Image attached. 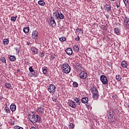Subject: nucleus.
<instances>
[{"label":"nucleus","mask_w":129,"mask_h":129,"mask_svg":"<svg viewBox=\"0 0 129 129\" xmlns=\"http://www.w3.org/2000/svg\"><path fill=\"white\" fill-rule=\"evenodd\" d=\"M41 118L40 116L38 115L32 114L29 115V120L32 123H36V122H38V121L40 122Z\"/></svg>","instance_id":"obj_1"},{"label":"nucleus","mask_w":129,"mask_h":129,"mask_svg":"<svg viewBox=\"0 0 129 129\" xmlns=\"http://www.w3.org/2000/svg\"><path fill=\"white\" fill-rule=\"evenodd\" d=\"M61 70L63 73L67 74L70 73L71 68L68 64V63H63L61 66Z\"/></svg>","instance_id":"obj_2"},{"label":"nucleus","mask_w":129,"mask_h":129,"mask_svg":"<svg viewBox=\"0 0 129 129\" xmlns=\"http://www.w3.org/2000/svg\"><path fill=\"white\" fill-rule=\"evenodd\" d=\"M90 90L93 94V98H94V99H97L98 97H99L98 90H97L94 87H92Z\"/></svg>","instance_id":"obj_3"},{"label":"nucleus","mask_w":129,"mask_h":129,"mask_svg":"<svg viewBox=\"0 0 129 129\" xmlns=\"http://www.w3.org/2000/svg\"><path fill=\"white\" fill-rule=\"evenodd\" d=\"M47 90L50 93H54L56 90V87L54 85L51 84L48 86Z\"/></svg>","instance_id":"obj_4"},{"label":"nucleus","mask_w":129,"mask_h":129,"mask_svg":"<svg viewBox=\"0 0 129 129\" xmlns=\"http://www.w3.org/2000/svg\"><path fill=\"white\" fill-rule=\"evenodd\" d=\"M100 80L103 84H107V83H108L107 78L104 75H101L100 76Z\"/></svg>","instance_id":"obj_5"},{"label":"nucleus","mask_w":129,"mask_h":129,"mask_svg":"<svg viewBox=\"0 0 129 129\" xmlns=\"http://www.w3.org/2000/svg\"><path fill=\"white\" fill-rule=\"evenodd\" d=\"M79 75L80 78H81V79H83L84 80H85L86 78H87V73H86L85 71H82L80 73Z\"/></svg>","instance_id":"obj_6"},{"label":"nucleus","mask_w":129,"mask_h":129,"mask_svg":"<svg viewBox=\"0 0 129 129\" xmlns=\"http://www.w3.org/2000/svg\"><path fill=\"white\" fill-rule=\"evenodd\" d=\"M45 108V106H41L40 107H38L37 109L36 110L37 113L39 114H42L44 113V109Z\"/></svg>","instance_id":"obj_7"},{"label":"nucleus","mask_w":129,"mask_h":129,"mask_svg":"<svg viewBox=\"0 0 129 129\" xmlns=\"http://www.w3.org/2000/svg\"><path fill=\"white\" fill-rule=\"evenodd\" d=\"M69 105L71 106V107H72V108H76V102L71 100L69 101Z\"/></svg>","instance_id":"obj_8"},{"label":"nucleus","mask_w":129,"mask_h":129,"mask_svg":"<svg viewBox=\"0 0 129 129\" xmlns=\"http://www.w3.org/2000/svg\"><path fill=\"white\" fill-rule=\"evenodd\" d=\"M65 51L66 53L69 55V56H71L72 54H73V51L72 50V49L71 48H68L65 50Z\"/></svg>","instance_id":"obj_9"},{"label":"nucleus","mask_w":129,"mask_h":129,"mask_svg":"<svg viewBox=\"0 0 129 129\" xmlns=\"http://www.w3.org/2000/svg\"><path fill=\"white\" fill-rule=\"evenodd\" d=\"M32 38L36 40L38 38V31H34L32 33Z\"/></svg>","instance_id":"obj_10"},{"label":"nucleus","mask_w":129,"mask_h":129,"mask_svg":"<svg viewBox=\"0 0 129 129\" xmlns=\"http://www.w3.org/2000/svg\"><path fill=\"white\" fill-rule=\"evenodd\" d=\"M124 23L127 28H129V19L127 17L124 18Z\"/></svg>","instance_id":"obj_11"},{"label":"nucleus","mask_w":129,"mask_h":129,"mask_svg":"<svg viewBox=\"0 0 129 129\" xmlns=\"http://www.w3.org/2000/svg\"><path fill=\"white\" fill-rule=\"evenodd\" d=\"M50 23H51V25H52V27H56V22L55 21V19L54 18L51 17Z\"/></svg>","instance_id":"obj_12"},{"label":"nucleus","mask_w":129,"mask_h":129,"mask_svg":"<svg viewBox=\"0 0 129 129\" xmlns=\"http://www.w3.org/2000/svg\"><path fill=\"white\" fill-rule=\"evenodd\" d=\"M64 15H63V14L62 13H57V16L56 18H55V19H60V20H63V19H64Z\"/></svg>","instance_id":"obj_13"},{"label":"nucleus","mask_w":129,"mask_h":129,"mask_svg":"<svg viewBox=\"0 0 129 129\" xmlns=\"http://www.w3.org/2000/svg\"><path fill=\"white\" fill-rule=\"evenodd\" d=\"M121 66L123 67V68H126L127 66H128V64H127V61L125 60H123L121 62Z\"/></svg>","instance_id":"obj_14"},{"label":"nucleus","mask_w":129,"mask_h":129,"mask_svg":"<svg viewBox=\"0 0 129 129\" xmlns=\"http://www.w3.org/2000/svg\"><path fill=\"white\" fill-rule=\"evenodd\" d=\"M104 8L105 10H106L107 12H110V11H111V6L108 4H106Z\"/></svg>","instance_id":"obj_15"},{"label":"nucleus","mask_w":129,"mask_h":129,"mask_svg":"<svg viewBox=\"0 0 129 129\" xmlns=\"http://www.w3.org/2000/svg\"><path fill=\"white\" fill-rule=\"evenodd\" d=\"M10 109L12 112L16 111V109H17V106L15 104H11L10 106Z\"/></svg>","instance_id":"obj_16"},{"label":"nucleus","mask_w":129,"mask_h":129,"mask_svg":"<svg viewBox=\"0 0 129 129\" xmlns=\"http://www.w3.org/2000/svg\"><path fill=\"white\" fill-rule=\"evenodd\" d=\"M81 102H82V103H87V102H88V98L86 97L82 98L81 99Z\"/></svg>","instance_id":"obj_17"},{"label":"nucleus","mask_w":129,"mask_h":129,"mask_svg":"<svg viewBox=\"0 0 129 129\" xmlns=\"http://www.w3.org/2000/svg\"><path fill=\"white\" fill-rule=\"evenodd\" d=\"M73 50L75 52H76V53H77V52H79V47H78V46L77 45H74L73 46Z\"/></svg>","instance_id":"obj_18"},{"label":"nucleus","mask_w":129,"mask_h":129,"mask_svg":"<svg viewBox=\"0 0 129 129\" xmlns=\"http://www.w3.org/2000/svg\"><path fill=\"white\" fill-rule=\"evenodd\" d=\"M38 5H39V6H41V7H44V6L46 5V3L43 0H40L39 1H38Z\"/></svg>","instance_id":"obj_19"},{"label":"nucleus","mask_w":129,"mask_h":129,"mask_svg":"<svg viewBox=\"0 0 129 129\" xmlns=\"http://www.w3.org/2000/svg\"><path fill=\"white\" fill-rule=\"evenodd\" d=\"M23 32H24L25 34H28V33L30 32V27H27L26 28H23Z\"/></svg>","instance_id":"obj_20"},{"label":"nucleus","mask_w":129,"mask_h":129,"mask_svg":"<svg viewBox=\"0 0 129 129\" xmlns=\"http://www.w3.org/2000/svg\"><path fill=\"white\" fill-rule=\"evenodd\" d=\"M32 52L34 54H37V53H39V51H38V48L35 47H32Z\"/></svg>","instance_id":"obj_21"},{"label":"nucleus","mask_w":129,"mask_h":129,"mask_svg":"<svg viewBox=\"0 0 129 129\" xmlns=\"http://www.w3.org/2000/svg\"><path fill=\"white\" fill-rule=\"evenodd\" d=\"M75 101L76 102V103H77L78 105H80V103H81V100H80V98H76L75 99Z\"/></svg>","instance_id":"obj_22"},{"label":"nucleus","mask_w":129,"mask_h":129,"mask_svg":"<svg viewBox=\"0 0 129 129\" xmlns=\"http://www.w3.org/2000/svg\"><path fill=\"white\" fill-rule=\"evenodd\" d=\"M5 86L7 89H12V85L10 83H7Z\"/></svg>","instance_id":"obj_23"},{"label":"nucleus","mask_w":129,"mask_h":129,"mask_svg":"<svg viewBox=\"0 0 129 129\" xmlns=\"http://www.w3.org/2000/svg\"><path fill=\"white\" fill-rule=\"evenodd\" d=\"M4 110L6 113H9V112H11V110H10V108H9L8 106H6L5 107Z\"/></svg>","instance_id":"obj_24"},{"label":"nucleus","mask_w":129,"mask_h":129,"mask_svg":"<svg viewBox=\"0 0 129 129\" xmlns=\"http://www.w3.org/2000/svg\"><path fill=\"white\" fill-rule=\"evenodd\" d=\"M114 32L116 35H119V33H120V29H119L118 28H115Z\"/></svg>","instance_id":"obj_25"},{"label":"nucleus","mask_w":129,"mask_h":129,"mask_svg":"<svg viewBox=\"0 0 129 129\" xmlns=\"http://www.w3.org/2000/svg\"><path fill=\"white\" fill-rule=\"evenodd\" d=\"M16 56L15 55H11L10 56V61H16Z\"/></svg>","instance_id":"obj_26"},{"label":"nucleus","mask_w":129,"mask_h":129,"mask_svg":"<svg viewBox=\"0 0 129 129\" xmlns=\"http://www.w3.org/2000/svg\"><path fill=\"white\" fill-rule=\"evenodd\" d=\"M76 69H78V70H80V69L81 68V64H80V63H77L76 64Z\"/></svg>","instance_id":"obj_27"},{"label":"nucleus","mask_w":129,"mask_h":129,"mask_svg":"<svg viewBox=\"0 0 129 129\" xmlns=\"http://www.w3.org/2000/svg\"><path fill=\"white\" fill-rule=\"evenodd\" d=\"M77 33H79V34H83V31L81 30V29L77 28L76 29Z\"/></svg>","instance_id":"obj_28"},{"label":"nucleus","mask_w":129,"mask_h":129,"mask_svg":"<svg viewBox=\"0 0 129 129\" xmlns=\"http://www.w3.org/2000/svg\"><path fill=\"white\" fill-rule=\"evenodd\" d=\"M69 128L73 129L75 127V125L73 124L72 123H70V125H69Z\"/></svg>","instance_id":"obj_29"},{"label":"nucleus","mask_w":129,"mask_h":129,"mask_svg":"<svg viewBox=\"0 0 129 129\" xmlns=\"http://www.w3.org/2000/svg\"><path fill=\"white\" fill-rule=\"evenodd\" d=\"M116 79L118 81H120L121 80V77L119 75H117V76H116Z\"/></svg>","instance_id":"obj_30"},{"label":"nucleus","mask_w":129,"mask_h":129,"mask_svg":"<svg viewBox=\"0 0 129 129\" xmlns=\"http://www.w3.org/2000/svg\"><path fill=\"white\" fill-rule=\"evenodd\" d=\"M3 43L4 45H8V44H9V40H8L7 39H4Z\"/></svg>","instance_id":"obj_31"},{"label":"nucleus","mask_w":129,"mask_h":129,"mask_svg":"<svg viewBox=\"0 0 129 129\" xmlns=\"http://www.w3.org/2000/svg\"><path fill=\"white\" fill-rule=\"evenodd\" d=\"M75 41H77V42H79V41H80V37H79V36L77 35V36H75Z\"/></svg>","instance_id":"obj_32"},{"label":"nucleus","mask_w":129,"mask_h":129,"mask_svg":"<svg viewBox=\"0 0 129 129\" xmlns=\"http://www.w3.org/2000/svg\"><path fill=\"white\" fill-rule=\"evenodd\" d=\"M59 40L60 42H65V41H66V38L64 37H61L59 38Z\"/></svg>","instance_id":"obj_33"},{"label":"nucleus","mask_w":129,"mask_h":129,"mask_svg":"<svg viewBox=\"0 0 129 129\" xmlns=\"http://www.w3.org/2000/svg\"><path fill=\"white\" fill-rule=\"evenodd\" d=\"M1 61L2 62V63H7V60L5 57H2L1 58Z\"/></svg>","instance_id":"obj_34"},{"label":"nucleus","mask_w":129,"mask_h":129,"mask_svg":"<svg viewBox=\"0 0 129 129\" xmlns=\"http://www.w3.org/2000/svg\"><path fill=\"white\" fill-rule=\"evenodd\" d=\"M16 20H17V17L12 16L11 17V20L12 22H16Z\"/></svg>","instance_id":"obj_35"},{"label":"nucleus","mask_w":129,"mask_h":129,"mask_svg":"<svg viewBox=\"0 0 129 129\" xmlns=\"http://www.w3.org/2000/svg\"><path fill=\"white\" fill-rule=\"evenodd\" d=\"M33 76L34 77H38V76H39V73H38V72H34L33 73Z\"/></svg>","instance_id":"obj_36"},{"label":"nucleus","mask_w":129,"mask_h":129,"mask_svg":"<svg viewBox=\"0 0 129 129\" xmlns=\"http://www.w3.org/2000/svg\"><path fill=\"white\" fill-rule=\"evenodd\" d=\"M73 85L74 87H78V83L74 82Z\"/></svg>","instance_id":"obj_37"},{"label":"nucleus","mask_w":129,"mask_h":129,"mask_svg":"<svg viewBox=\"0 0 129 129\" xmlns=\"http://www.w3.org/2000/svg\"><path fill=\"white\" fill-rule=\"evenodd\" d=\"M57 15H58V12H55L53 13V17H54V18H57Z\"/></svg>","instance_id":"obj_38"},{"label":"nucleus","mask_w":129,"mask_h":129,"mask_svg":"<svg viewBox=\"0 0 129 129\" xmlns=\"http://www.w3.org/2000/svg\"><path fill=\"white\" fill-rule=\"evenodd\" d=\"M116 5L117 8H118L119 7V6H120V3L118 1H116Z\"/></svg>","instance_id":"obj_39"},{"label":"nucleus","mask_w":129,"mask_h":129,"mask_svg":"<svg viewBox=\"0 0 129 129\" xmlns=\"http://www.w3.org/2000/svg\"><path fill=\"white\" fill-rule=\"evenodd\" d=\"M29 70L30 72V73L34 72V69H33V67H29Z\"/></svg>","instance_id":"obj_40"},{"label":"nucleus","mask_w":129,"mask_h":129,"mask_svg":"<svg viewBox=\"0 0 129 129\" xmlns=\"http://www.w3.org/2000/svg\"><path fill=\"white\" fill-rule=\"evenodd\" d=\"M15 49L16 50L17 53H18V54H19V53H20V48H18V47H15Z\"/></svg>","instance_id":"obj_41"},{"label":"nucleus","mask_w":129,"mask_h":129,"mask_svg":"<svg viewBox=\"0 0 129 129\" xmlns=\"http://www.w3.org/2000/svg\"><path fill=\"white\" fill-rule=\"evenodd\" d=\"M42 72L43 74H47V69H44L42 70Z\"/></svg>","instance_id":"obj_42"},{"label":"nucleus","mask_w":129,"mask_h":129,"mask_svg":"<svg viewBox=\"0 0 129 129\" xmlns=\"http://www.w3.org/2000/svg\"><path fill=\"white\" fill-rule=\"evenodd\" d=\"M108 118L109 120H111V119H112L113 118V116L108 115Z\"/></svg>","instance_id":"obj_43"},{"label":"nucleus","mask_w":129,"mask_h":129,"mask_svg":"<svg viewBox=\"0 0 129 129\" xmlns=\"http://www.w3.org/2000/svg\"><path fill=\"white\" fill-rule=\"evenodd\" d=\"M28 76H29V77H33V76H34V75L33 73H29L28 74Z\"/></svg>","instance_id":"obj_44"},{"label":"nucleus","mask_w":129,"mask_h":129,"mask_svg":"<svg viewBox=\"0 0 129 129\" xmlns=\"http://www.w3.org/2000/svg\"><path fill=\"white\" fill-rule=\"evenodd\" d=\"M107 114L109 116H113V115H112V113L110 111L108 112Z\"/></svg>","instance_id":"obj_45"},{"label":"nucleus","mask_w":129,"mask_h":129,"mask_svg":"<svg viewBox=\"0 0 129 129\" xmlns=\"http://www.w3.org/2000/svg\"><path fill=\"white\" fill-rule=\"evenodd\" d=\"M52 101H54L55 102H56V101H57V98L55 97H52Z\"/></svg>","instance_id":"obj_46"},{"label":"nucleus","mask_w":129,"mask_h":129,"mask_svg":"<svg viewBox=\"0 0 129 129\" xmlns=\"http://www.w3.org/2000/svg\"><path fill=\"white\" fill-rule=\"evenodd\" d=\"M128 0H123V2L124 3L125 5H127V4H128Z\"/></svg>","instance_id":"obj_47"},{"label":"nucleus","mask_w":129,"mask_h":129,"mask_svg":"<svg viewBox=\"0 0 129 129\" xmlns=\"http://www.w3.org/2000/svg\"><path fill=\"white\" fill-rule=\"evenodd\" d=\"M40 57H44V56H45V54H44L43 52L40 53Z\"/></svg>","instance_id":"obj_48"},{"label":"nucleus","mask_w":129,"mask_h":129,"mask_svg":"<svg viewBox=\"0 0 129 129\" xmlns=\"http://www.w3.org/2000/svg\"><path fill=\"white\" fill-rule=\"evenodd\" d=\"M3 98H4V97H3V95L0 94V99L2 100L3 99Z\"/></svg>","instance_id":"obj_49"},{"label":"nucleus","mask_w":129,"mask_h":129,"mask_svg":"<svg viewBox=\"0 0 129 129\" xmlns=\"http://www.w3.org/2000/svg\"><path fill=\"white\" fill-rule=\"evenodd\" d=\"M51 58L52 59H55V55H51Z\"/></svg>","instance_id":"obj_50"},{"label":"nucleus","mask_w":129,"mask_h":129,"mask_svg":"<svg viewBox=\"0 0 129 129\" xmlns=\"http://www.w3.org/2000/svg\"><path fill=\"white\" fill-rule=\"evenodd\" d=\"M2 125H3V124H2V123H0V129H2Z\"/></svg>","instance_id":"obj_51"},{"label":"nucleus","mask_w":129,"mask_h":129,"mask_svg":"<svg viewBox=\"0 0 129 129\" xmlns=\"http://www.w3.org/2000/svg\"><path fill=\"white\" fill-rule=\"evenodd\" d=\"M17 72H20V70H17Z\"/></svg>","instance_id":"obj_52"},{"label":"nucleus","mask_w":129,"mask_h":129,"mask_svg":"<svg viewBox=\"0 0 129 129\" xmlns=\"http://www.w3.org/2000/svg\"><path fill=\"white\" fill-rule=\"evenodd\" d=\"M110 1H113V0H110Z\"/></svg>","instance_id":"obj_53"},{"label":"nucleus","mask_w":129,"mask_h":129,"mask_svg":"<svg viewBox=\"0 0 129 129\" xmlns=\"http://www.w3.org/2000/svg\"><path fill=\"white\" fill-rule=\"evenodd\" d=\"M129 1V0H128Z\"/></svg>","instance_id":"obj_54"}]
</instances>
